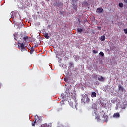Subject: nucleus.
I'll use <instances>...</instances> for the list:
<instances>
[{
	"label": "nucleus",
	"instance_id": "nucleus-32",
	"mask_svg": "<svg viewBox=\"0 0 127 127\" xmlns=\"http://www.w3.org/2000/svg\"><path fill=\"white\" fill-rule=\"evenodd\" d=\"M97 77H98V75H96L95 76V78H97Z\"/></svg>",
	"mask_w": 127,
	"mask_h": 127
},
{
	"label": "nucleus",
	"instance_id": "nucleus-29",
	"mask_svg": "<svg viewBox=\"0 0 127 127\" xmlns=\"http://www.w3.org/2000/svg\"><path fill=\"white\" fill-rule=\"evenodd\" d=\"M72 1H78V0H72Z\"/></svg>",
	"mask_w": 127,
	"mask_h": 127
},
{
	"label": "nucleus",
	"instance_id": "nucleus-3",
	"mask_svg": "<svg viewBox=\"0 0 127 127\" xmlns=\"http://www.w3.org/2000/svg\"><path fill=\"white\" fill-rule=\"evenodd\" d=\"M101 116H103V118L104 119L105 122H108V115H106L104 111H102L101 112Z\"/></svg>",
	"mask_w": 127,
	"mask_h": 127
},
{
	"label": "nucleus",
	"instance_id": "nucleus-34",
	"mask_svg": "<svg viewBox=\"0 0 127 127\" xmlns=\"http://www.w3.org/2000/svg\"><path fill=\"white\" fill-rule=\"evenodd\" d=\"M39 24H40V23H39Z\"/></svg>",
	"mask_w": 127,
	"mask_h": 127
},
{
	"label": "nucleus",
	"instance_id": "nucleus-26",
	"mask_svg": "<svg viewBox=\"0 0 127 127\" xmlns=\"http://www.w3.org/2000/svg\"><path fill=\"white\" fill-rule=\"evenodd\" d=\"M98 29L99 30H101L102 29V28H101V27H99L98 28Z\"/></svg>",
	"mask_w": 127,
	"mask_h": 127
},
{
	"label": "nucleus",
	"instance_id": "nucleus-18",
	"mask_svg": "<svg viewBox=\"0 0 127 127\" xmlns=\"http://www.w3.org/2000/svg\"><path fill=\"white\" fill-rule=\"evenodd\" d=\"M119 7H123V3H120L119 4Z\"/></svg>",
	"mask_w": 127,
	"mask_h": 127
},
{
	"label": "nucleus",
	"instance_id": "nucleus-2",
	"mask_svg": "<svg viewBox=\"0 0 127 127\" xmlns=\"http://www.w3.org/2000/svg\"><path fill=\"white\" fill-rule=\"evenodd\" d=\"M18 48H20L21 51H25V50H27L26 48H25V46L23 43H19L18 44Z\"/></svg>",
	"mask_w": 127,
	"mask_h": 127
},
{
	"label": "nucleus",
	"instance_id": "nucleus-16",
	"mask_svg": "<svg viewBox=\"0 0 127 127\" xmlns=\"http://www.w3.org/2000/svg\"><path fill=\"white\" fill-rule=\"evenodd\" d=\"M69 105H70V106H71V107H72V108L74 107V103H73V102H70L69 103Z\"/></svg>",
	"mask_w": 127,
	"mask_h": 127
},
{
	"label": "nucleus",
	"instance_id": "nucleus-28",
	"mask_svg": "<svg viewBox=\"0 0 127 127\" xmlns=\"http://www.w3.org/2000/svg\"><path fill=\"white\" fill-rule=\"evenodd\" d=\"M124 2H125V3H127V0H124Z\"/></svg>",
	"mask_w": 127,
	"mask_h": 127
},
{
	"label": "nucleus",
	"instance_id": "nucleus-13",
	"mask_svg": "<svg viewBox=\"0 0 127 127\" xmlns=\"http://www.w3.org/2000/svg\"><path fill=\"white\" fill-rule=\"evenodd\" d=\"M105 39H106V37H105V36H104V35L102 36L101 38V41H105Z\"/></svg>",
	"mask_w": 127,
	"mask_h": 127
},
{
	"label": "nucleus",
	"instance_id": "nucleus-10",
	"mask_svg": "<svg viewBox=\"0 0 127 127\" xmlns=\"http://www.w3.org/2000/svg\"><path fill=\"white\" fill-rule=\"evenodd\" d=\"M118 89L119 90V91H122V92H123V91H124V87H122V85L120 84L118 86Z\"/></svg>",
	"mask_w": 127,
	"mask_h": 127
},
{
	"label": "nucleus",
	"instance_id": "nucleus-23",
	"mask_svg": "<svg viewBox=\"0 0 127 127\" xmlns=\"http://www.w3.org/2000/svg\"><path fill=\"white\" fill-rule=\"evenodd\" d=\"M61 110H62V108H60L57 109V111L59 112V111H61Z\"/></svg>",
	"mask_w": 127,
	"mask_h": 127
},
{
	"label": "nucleus",
	"instance_id": "nucleus-17",
	"mask_svg": "<svg viewBox=\"0 0 127 127\" xmlns=\"http://www.w3.org/2000/svg\"><path fill=\"white\" fill-rule=\"evenodd\" d=\"M123 31L125 34H127V29H124Z\"/></svg>",
	"mask_w": 127,
	"mask_h": 127
},
{
	"label": "nucleus",
	"instance_id": "nucleus-7",
	"mask_svg": "<svg viewBox=\"0 0 127 127\" xmlns=\"http://www.w3.org/2000/svg\"><path fill=\"white\" fill-rule=\"evenodd\" d=\"M43 35L45 38H46V39H49L50 37L48 35V33H46V32L43 33Z\"/></svg>",
	"mask_w": 127,
	"mask_h": 127
},
{
	"label": "nucleus",
	"instance_id": "nucleus-8",
	"mask_svg": "<svg viewBox=\"0 0 127 127\" xmlns=\"http://www.w3.org/2000/svg\"><path fill=\"white\" fill-rule=\"evenodd\" d=\"M113 118H120V113L119 112L115 113L113 114Z\"/></svg>",
	"mask_w": 127,
	"mask_h": 127
},
{
	"label": "nucleus",
	"instance_id": "nucleus-15",
	"mask_svg": "<svg viewBox=\"0 0 127 127\" xmlns=\"http://www.w3.org/2000/svg\"><path fill=\"white\" fill-rule=\"evenodd\" d=\"M69 65H70V67H74V66H75V65H74V64L73 63V62L69 63Z\"/></svg>",
	"mask_w": 127,
	"mask_h": 127
},
{
	"label": "nucleus",
	"instance_id": "nucleus-6",
	"mask_svg": "<svg viewBox=\"0 0 127 127\" xmlns=\"http://www.w3.org/2000/svg\"><path fill=\"white\" fill-rule=\"evenodd\" d=\"M103 11H104V9H103V8H102V7L97 8V12L98 13H102V12H103Z\"/></svg>",
	"mask_w": 127,
	"mask_h": 127
},
{
	"label": "nucleus",
	"instance_id": "nucleus-22",
	"mask_svg": "<svg viewBox=\"0 0 127 127\" xmlns=\"http://www.w3.org/2000/svg\"><path fill=\"white\" fill-rule=\"evenodd\" d=\"M33 51H34V49H33V48H32L31 49V53H32L33 52Z\"/></svg>",
	"mask_w": 127,
	"mask_h": 127
},
{
	"label": "nucleus",
	"instance_id": "nucleus-33",
	"mask_svg": "<svg viewBox=\"0 0 127 127\" xmlns=\"http://www.w3.org/2000/svg\"><path fill=\"white\" fill-rule=\"evenodd\" d=\"M47 0V1H49V0Z\"/></svg>",
	"mask_w": 127,
	"mask_h": 127
},
{
	"label": "nucleus",
	"instance_id": "nucleus-24",
	"mask_svg": "<svg viewBox=\"0 0 127 127\" xmlns=\"http://www.w3.org/2000/svg\"><path fill=\"white\" fill-rule=\"evenodd\" d=\"M64 81H65V82H67L68 81V78H64Z\"/></svg>",
	"mask_w": 127,
	"mask_h": 127
},
{
	"label": "nucleus",
	"instance_id": "nucleus-20",
	"mask_svg": "<svg viewBox=\"0 0 127 127\" xmlns=\"http://www.w3.org/2000/svg\"><path fill=\"white\" fill-rule=\"evenodd\" d=\"M93 53H94L95 54H96L98 53V51L95 50H93Z\"/></svg>",
	"mask_w": 127,
	"mask_h": 127
},
{
	"label": "nucleus",
	"instance_id": "nucleus-21",
	"mask_svg": "<svg viewBox=\"0 0 127 127\" xmlns=\"http://www.w3.org/2000/svg\"><path fill=\"white\" fill-rule=\"evenodd\" d=\"M96 118L97 120H100V119L101 118V117H100L99 116H96Z\"/></svg>",
	"mask_w": 127,
	"mask_h": 127
},
{
	"label": "nucleus",
	"instance_id": "nucleus-30",
	"mask_svg": "<svg viewBox=\"0 0 127 127\" xmlns=\"http://www.w3.org/2000/svg\"><path fill=\"white\" fill-rule=\"evenodd\" d=\"M78 21H79V22H81V20H80V19H78Z\"/></svg>",
	"mask_w": 127,
	"mask_h": 127
},
{
	"label": "nucleus",
	"instance_id": "nucleus-9",
	"mask_svg": "<svg viewBox=\"0 0 127 127\" xmlns=\"http://www.w3.org/2000/svg\"><path fill=\"white\" fill-rule=\"evenodd\" d=\"M23 38L24 39V41L25 42L29 41V37H28L27 36L23 37Z\"/></svg>",
	"mask_w": 127,
	"mask_h": 127
},
{
	"label": "nucleus",
	"instance_id": "nucleus-4",
	"mask_svg": "<svg viewBox=\"0 0 127 127\" xmlns=\"http://www.w3.org/2000/svg\"><path fill=\"white\" fill-rule=\"evenodd\" d=\"M40 119L39 117H38V116H36L35 117V121L34 122H32V125L33 126V127H34V126H35V124H36L37 122H38V121H39Z\"/></svg>",
	"mask_w": 127,
	"mask_h": 127
},
{
	"label": "nucleus",
	"instance_id": "nucleus-25",
	"mask_svg": "<svg viewBox=\"0 0 127 127\" xmlns=\"http://www.w3.org/2000/svg\"><path fill=\"white\" fill-rule=\"evenodd\" d=\"M74 9H75V11H77V6H74Z\"/></svg>",
	"mask_w": 127,
	"mask_h": 127
},
{
	"label": "nucleus",
	"instance_id": "nucleus-1",
	"mask_svg": "<svg viewBox=\"0 0 127 127\" xmlns=\"http://www.w3.org/2000/svg\"><path fill=\"white\" fill-rule=\"evenodd\" d=\"M81 100L84 104H88L90 103V101H91L90 98H89V96H88L87 94L83 95L82 96Z\"/></svg>",
	"mask_w": 127,
	"mask_h": 127
},
{
	"label": "nucleus",
	"instance_id": "nucleus-11",
	"mask_svg": "<svg viewBox=\"0 0 127 127\" xmlns=\"http://www.w3.org/2000/svg\"><path fill=\"white\" fill-rule=\"evenodd\" d=\"M91 97L92 98H95V97H97V93L95 92H92L91 93Z\"/></svg>",
	"mask_w": 127,
	"mask_h": 127
},
{
	"label": "nucleus",
	"instance_id": "nucleus-27",
	"mask_svg": "<svg viewBox=\"0 0 127 127\" xmlns=\"http://www.w3.org/2000/svg\"><path fill=\"white\" fill-rule=\"evenodd\" d=\"M64 127H70V126H69V125L67 124L66 126H65Z\"/></svg>",
	"mask_w": 127,
	"mask_h": 127
},
{
	"label": "nucleus",
	"instance_id": "nucleus-12",
	"mask_svg": "<svg viewBox=\"0 0 127 127\" xmlns=\"http://www.w3.org/2000/svg\"><path fill=\"white\" fill-rule=\"evenodd\" d=\"M98 80L100 81V82H103L104 81V78L103 76H101L100 77H98Z\"/></svg>",
	"mask_w": 127,
	"mask_h": 127
},
{
	"label": "nucleus",
	"instance_id": "nucleus-31",
	"mask_svg": "<svg viewBox=\"0 0 127 127\" xmlns=\"http://www.w3.org/2000/svg\"><path fill=\"white\" fill-rule=\"evenodd\" d=\"M74 57H77V55H75L74 56Z\"/></svg>",
	"mask_w": 127,
	"mask_h": 127
},
{
	"label": "nucleus",
	"instance_id": "nucleus-19",
	"mask_svg": "<svg viewBox=\"0 0 127 127\" xmlns=\"http://www.w3.org/2000/svg\"><path fill=\"white\" fill-rule=\"evenodd\" d=\"M99 55H101V56H104V53L103 52H100Z\"/></svg>",
	"mask_w": 127,
	"mask_h": 127
},
{
	"label": "nucleus",
	"instance_id": "nucleus-14",
	"mask_svg": "<svg viewBox=\"0 0 127 127\" xmlns=\"http://www.w3.org/2000/svg\"><path fill=\"white\" fill-rule=\"evenodd\" d=\"M77 31L78 32H82L83 31V29H81V28H78L77 29Z\"/></svg>",
	"mask_w": 127,
	"mask_h": 127
},
{
	"label": "nucleus",
	"instance_id": "nucleus-5",
	"mask_svg": "<svg viewBox=\"0 0 127 127\" xmlns=\"http://www.w3.org/2000/svg\"><path fill=\"white\" fill-rule=\"evenodd\" d=\"M51 123H50L49 124H47V123H45L41 126V127H51Z\"/></svg>",
	"mask_w": 127,
	"mask_h": 127
}]
</instances>
